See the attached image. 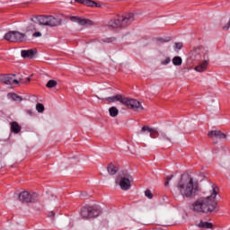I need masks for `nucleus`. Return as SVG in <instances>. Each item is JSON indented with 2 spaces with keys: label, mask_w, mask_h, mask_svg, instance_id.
<instances>
[{
  "label": "nucleus",
  "mask_w": 230,
  "mask_h": 230,
  "mask_svg": "<svg viewBox=\"0 0 230 230\" xmlns=\"http://www.w3.org/2000/svg\"><path fill=\"white\" fill-rule=\"evenodd\" d=\"M200 53H203V58H209V51H208V49H206L203 47H199L195 49H193L190 52V57L191 58H193V60H200V58H202V56H200Z\"/></svg>",
  "instance_id": "obj_8"
},
{
  "label": "nucleus",
  "mask_w": 230,
  "mask_h": 230,
  "mask_svg": "<svg viewBox=\"0 0 230 230\" xmlns=\"http://www.w3.org/2000/svg\"><path fill=\"white\" fill-rule=\"evenodd\" d=\"M70 21L73 22H77L80 24V26H91L93 24V22L89 19L78 17V16H72L70 18Z\"/></svg>",
  "instance_id": "obj_12"
},
{
  "label": "nucleus",
  "mask_w": 230,
  "mask_h": 230,
  "mask_svg": "<svg viewBox=\"0 0 230 230\" xmlns=\"http://www.w3.org/2000/svg\"><path fill=\"white\" fill-rule=\"evenodd\" d=\"M108 173H110V175H116V173H118V167L112 164H110L108 165Z\"/></svg>",
  "instance_id": "obj_22"
},
{
  "label": "nucleus",
  "mask_w": 230,
  "mask_h": 230,
  "mask_svg": "<svg viewBox=\"0 0 230 230\" xmlns=\"http://www.w3.org/2000/svg\"><path fill=\"white\" fill-rule=\"evenodd\" d=\"M21 55L22 58H33V57L37 55V50L36 49L22 50Z\"/></svg>",
  "instance_id": "obj_18"
},
{
  "label": "nucleus",
  "mask_w": 230,
  "mask_h": 230,
  "mask_svg": "<svg viewBox=\"0 0 230 230\" xmlns=\"http://www.w3.org/2000/svg\"><path fill=\"white\" fill-rule=\"evenodd\" d=\"M157 40L158 42H160V44H164V42H167V40L163 38H159Z\"/></svg>",
  "instance_id": "obj_32"
},
{
  "label": "nucleus",
  "mask_w": 230,
  "mask_h": 230,
  "mask_svg": "<svg viewBox=\"0 0 230 230\" xmlns=\"http://www.w3.org/2000/svg\"><path fill=\"white\" fill-rule=\"evenodd\" d=\"M104 100L109 102V103H116V102H119L122 105L127 107L128 109H131V111H144L143 105L141 102L136 99H129L127 97H123L121 94H117L115 96L107 97Z\"/></svg>",
  "instance_id": "obj_4"
},
{
  "label": "nucleus",
  "mask_w": 230,
  "mask_h": 230,
  "mask_svg": "<svg viewBox=\"0 0 230 230\" xmlns=\"http://www.w3.org/2000/svg\"><path fill=\"white\" fill-rule=\"evenodd\" d=\"M31 21L32 23L27 27V31H31L32 37L34 38L42 37V32L39 31V25L37 23H39L40 26H49L50 28H55L62 24V20L53 15L34 16L31 18Z\"/></svg>",
  "instance_id": "obj_3"
},
{
  "label": "nucleus",
  "mask_w": 230,
  "mask_h": 230,
  "mask_svg": "<svg viewBox=\"0 0 230 230\" xmlns=\"http://www.w3.org/2000/svg\"><path fill=\"white\" fill-rule=\"evenodd\" d=\"M27 114H29L30 116H31V114H33V111H31V110H27Z\"/></svg>",
  "instance_id": "obj_33"
},
{
  "label": "nucleus",
  "mask_w": 230,
  "mask_h": 230,
  "mask_svg": "<svg viewBox=\"0 0 230 230\" xmlns=\"http://www.w3.org/2000/svg\"><path fill=\"white\" fill-rule=\"evenodd\" d=\"M100 216V210L96 209L94 207H84L81 209V217L83 218H94V217Z\"/></svg>",
  "instance_id": "obj_7"
},
{
  "label": "nucleus",
  "mask_w": 230,
  "mask_h": 230,
  "mask_svg": "<svg viewBox=\"0 0 230 230\" xmlns=\"http://www.w3.org/2000/svg\"><path fill=\"white\" fill-rule=\"evenodd\" d=\"M109 113L111 118H116V116L119 114V111L118 110V108L113 106L109 109Z\"/></svg>",
  "instance_id": "obj_23"
},
{
  "label": "nucleus",
  "mask_w": 230,
  "mask_h": 230,
  "mask_svg": "<svg viewBox=\"0 0 230 230\" xmlns=\"http://www.w3.org/2000/svg\"><path fill=\"white\" fill-rule=\"evenodd\" d=\"M217 195H218V187L210 184L206 191V196L199 197L195 200L190 209L194 213H213L217 209Z\"/></svg>",
  "instance_id": "obj_1"
},
{
  "label": "nucleus",
  "mask_w": 230,
  "mask_h": 230,
  "mask_svg": "<svg viewBox=\"0 0 230 230\" xmlns=\"http://www.w3.org/2000/svg\"><path fill=\"white\" fill-rule=\"evenodd\" d=\"M46 87H48L49 89H51L53 87H57V81L55 80H49L47 84Z\"/></svg>",
  "instance_id": "obj_27"
},
{
  "label": "nucleus",
  "mask_w": 230,
  "mask_h": 230,
  "mask_svg": "<svg viewBox=\"0 0 230 230\" xmlns=\"http://www.w3.org/2000/svg\"><path fill=\"white\" fill-rule=\"evenodd\" d=\"M109 27L112 28L113 30H118L119 28H123V23L121 22L120 16H118L116 19L111 20L109 22Z\"/></svg>",
  "instance_id": "obj_15"
},
{
  "label": "nucleus",
  "mask_w": 230,
  "mask_h": 230,
  "mask_svg": "<svg viewBox=\"0 0 230 230\" xmlns=\"http://www.w3.org/2000/svg\"><path fill=\"white\" fill-rule=\"evenodd\" d=\"M35 197L37 195L33 192L22 191L19 195L21 202H35Z\"/></svg>",
  "instance_id": "obj_9"
},
{
  "label": "nucleus",
  "mask_w": 230,
  "mask_h": 230,
  "mask_svg": "<svg viewBox=\"0 0 230 230\" xmlns=\"http://www.w3.org/2000/svg\"><path fill=\"white\" fill-rule=\"evenodd\" d=\"M116 184H118L123 191H128V190H130L132 187V176L126 171L122 172L117 177Z\"/></svg>",
  "instance_id": "obj_5"
},
{
  "label": "nucleus",
  "mask_w": 230,
  "mask_h": 230,
  "mask_svg": "<svg viewBox=\"0 0 230 230\" xmlns=\"http://www.w3.org/2000/svg\"><path fill=\"white\" fill-rule=\"evenodd\" d=\"M208 66H209V58H207L199 65H197L194 67V70H196L197 73H206V71H208Z\"/></svg>",
  "instance_id": "obj_11"
},
{
  "label": "nucleus",
  "mask_w": 230,
  "mask_h": 230,
  "mask_svg": "<svg viewBox=\"0 0 230 230\" xmlns=\"http://www.w3.org/2000/svg\"><path fill=\"white\" fill-rule=\"evenodd\" d=\"M145 195L147 197V199H154V194H152V191H150V190H146L145 191Z\"/></svg>",
  "instance_id": "obj_29"
},
{
  "label": "nucleus",
  "mask_w": 230,
  "mask_h": 230,
  "mask_svg": "<svg viewBox=\"0 0 230 230\" xmlns=\"http://www.w3.org/2000/svg\"><path fill=\"white\" fill-rule=\"evenodd\" d=\"M172 64L173 66H182V58L176 56L172 58Z\"/></svg>",
  "instance_id": "obj_24"
},
{
  "label": "nucleus",
  "mask_w": 230,
  "mask_h": 230,
  "mask_svg": "<svg viewBox=\"0 0 230 230\" xmlns=\"http://www.w3.org/2000/svg\"><path fill=\"white\" fill-rule=\"evenodd\" d=\"M120 21L122 22V27L127 28L128 24H132L136 21V17L134 16V13H128L124 16H120Z\"/></svg>",
  "instance_id": "obj_10"
},
{
  "label": "nucleus",
  "mask_w": 230,
  "mask_h": 230,
  "mask_svg": "<svg viewBox=\"0 0 230 230\" xmlns=\"http://www.w3.org/2000/svg\"><path fill=\"white\" fill-rule=\"evenodd\" d=\"M170 62H172V59L170 58H166L165 59L161 61V64L163 66H168V64H170Z\"/></svg>",
  "instance_id": "obj_28"
},
{
  "label": "nucleus",
  "mask_w": 230,
  "mask_h": 230,
  "mask_svg": "<svg viewBox=\"0 0 230 230\" xmlns=\"http://www.w3.org/2000/svg\"><path fill=\"white\" fill-rule=\"evenodd\" d=\"M8 96L14 102H22V98L15 93H9Z\"/></svg>",
  "instance_id": "obj_25"
},
{
  "label": "nucleus",
  "mask_w": 230,
  "mask_h": 230,
  "mask_svg": "<svg viewBox=\"0 0 230 230\" xmlns=\"http://www.w3.org/2000/svg\"><path fill=\"white\" fill-rule=\"evenodd\" d=\"M2 82L5 84V85H18L19 80L15 79V75H5L2 77Z\"/></svg>",
  "instance_id": "obj_14"
},
{
  "label": "nucleus",
  "mask_w": 230,
  "mask_h": 230,
  "mask_svg": "<svg viewBox=\"0 0 230 230\" xmlns=\"http://www.w3.org/2000/svg\"><path fill=\"white\" fill-rule=\"evenodd\" d=\"M138 134L145 136V134H150V137H154L155 134L159 135V131L156 128H150L149 126L142 127L141 130L138 131Z\"/></svg>",
  "instance_id": "obj_13"
},
{
  "label": "nucleus",
  "mask_w": 230,
  "mask_h": 230,
  "mask_svg": "<svg viewBox=\"0 0 230 230\" xmlns=\"http://www.w3.org/2000/svg\"><path fill=\"white\" fill-rule=\"evenodd\" d=\"M175 49H182V43L181 42L175 43Z\"/></svg>",
  "instance_id": "obj_31"
},
{
  "label": "nucleus",
  "mask_w": 230,
  "mask_h": 230,
  "mask_svg": "<svg viewBox=\"0 0 230 230\" xmlns=\"http://www.w3.org/2000/svg\"><path fill=\"white\" fill-rule=\"evenodd\" d=\"M172 179H173V175L168 176L166 178L165 186H168V184H170V181H172Z\"/></svg>",
  "instance_id": "obj_30"
},
{
  "label": "nucleus",
  "mask_w": 230,
  "mask_h": 230,
  "mask_svg": "<svg viewBox=\"0 0 230 230\" xmlns=\"http://www.w3.org/2000/svg\"><path fill=\"white\" fill-rule=\"evenodd\" d=\"M27 80L30 82L31 79L30 77H28Z\"/></svg>",
  "instance_id": "obj_36"
},
{
  "label": "nucleus",
  "mask_w": 230,
  "mask_h": 230,
  "mask_svg": "<svg viewBox=\"0 0 230 230\" xmlns=\"http://www.w3.org/2000/svg\"><path fill=\"white\" fill-rule=\"evenodd\" d=\"M36 111L37 112L42 113L45 111L44 104L39 102L36 104Z\"/></svg>",
  "instance_id": "obj_26"
},
{
  "label": "nucleus",
  "mask_w": 230,
  "mask_h": 230,
  "mask_svg": "<svg viewBox=\"0 0 230 230\" xmlns=\"http://www.w3.org/2000/svg\"><path fill=\"white\" fill-rule=\"evenodd\" d=\"M176 191L184 200H193L199 195V182L190 176H182L176 185Z\"/></svg>",
  "instance_id": "obj_2"
},
{
  "label": "nucleus",
  "mask_w": 230,
  "mask_h": 230,
  "mask_svg": "<svg viewBox=\"0 0 230 230\" xmlns=\"http://www.w3.org/2000/svg\"><path fill=\"white\" fill-rule=\"evenodd\" d=\"M75 3H79L80 4H85L86 6H91L92 8L94 6L96 8H100V4L92 0H75Z\"/></svg>",
  "instance_id": "obj_19"
},
{
  "label": "nucleus",
  "mask_w": 230,
  "mask_h": 230,
  "mask_svg": "<svg viewBox=\"0 0 230 230\" xmlns=\"http://www.w3.org/2000/svg\"><path fill=\"white\" fill-rule=\"evenodd\" d=\"M4 40L8 42H24L26 40V33L19 31H11L4 35Z\"/></svg>",
  "instance_id": "obj_6"
},
{
  "label": "nucleus",
  "mask_w": 230,
  "mask_h": 230,
  "mask_svg": "<svg viewBox=\"0 0 230 230\" xmlns=\"http://www.w3.org/2000/svg\"><path fill=\"white\" fill-rule=\"evenodd\" d=\"M11 130L14 132V134H19L21 132V126L17 122H13L11 124Z\"/></svg>",
  "instance_id": "obj_20"
},
{
  "label": "nucleus",
  "mask_w": 230,
  "mask_h": 230,
  "mask_svg": "<svg viewBox=\"0 0 230 230\" xmlns=\"http://www.w3.org/2000/svg\"><path fill=\"white\" fill-rule=\"evenodd\" d=\"M208 137H216V139H226L227 136L220 130H212L208 134Z\"/></svg>",
  "instance_id": "obj_16"
},
{
  "label": "nucleus",
  "mask_w": 230,
  "mask_h": 230,
  "mask_svg": "<svg viewBox=\"0 0 230 230\" xmlns=\"http://www.w3.org/2000/svg\"><path fill=\"white\" fill-rule=\"evenodd\" d=\"M49 217H55V213L54 212H49Z\"/></svg>",
  "instance_id": "obj_34"
},
{
  "label": "nucleus",
  "mask_w": 230,
  "mask_h": 230,
  "mask_svg": "<svg viewBox=\"0 0 230 230\" xmlns=\"http://www.w3.org/2000/svg\"><path fill=\"white\" fill-rule=\"evenodd\" d=\"M197 227L199 229H213V223H209L204 220H199L196 222Z\"/></svg>",
  "instance_id": "obj_17"
},
{
  "label": "nucleus",
  "mask_w": 230,
  "mask_h": 230,
  "mask_svg": "<svg viewBox=\"0 0 230 230\" xmlns=\"http://www.w3.org/2000/svg\"><path fill=\"white\" fill-rule=\"evenodd\" d=\"M158 137L159 139H161V141H172V138H170V137H168V134H166V132L164 131H160L158 133Z\"/></svg>",
  "instance_id": "obj_21"
},
{
  "label": "nucleus",
  "mask_w": 230,
  "mask_h": 230,
  "mask_svg": "<svg viewBox=\"0 0 230 230\" xmlns=\"http://www.w3.org/2000/svg\"><path fill=\"white\" fill-rule=\"evenodd\" d=\"M201 58H204V53H200Z\"/></svg>",
  "instance_id": "obj_35"
}]
</instances>
